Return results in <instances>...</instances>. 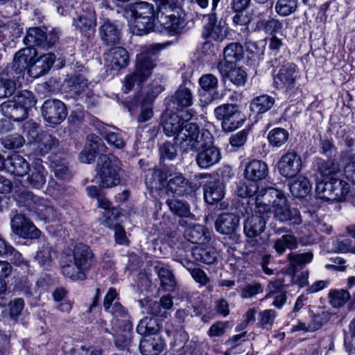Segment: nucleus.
<instances>
[{"mask_svg":"<svg viewBox=\"0 0 355 355\" xmlns=\"http://www.w3.org/2000/svg\"><path fill=\"white\" fill-rule=\"evenodd\" d=\"M328 320V313L322 312L318 315L312 316L310 322L308 323V331L313 332L320 329Z\"/></svg>","mask_w":355,"mask_h":355,"instance_id":"60","label":"nucleus"},{"mask_svg":"<svg viewBox=\"0 0 355 355\" xmlns=\"http://www.w3.org/2000/svg\"><path fill=\"white\" fill-rule=\"evenodd\" d=\"M11 227L15 234L22 238L36 239L40 235V231L21 214H17L12 218Z\"/></svg>","mask_w":355,"mask_h":355,"instance_id":"14","label":"nucleus"},{"mask_svg":"<svg viewBox=\"0 0 355 355\" xmlns=\"http://www.w3.org/2000/svg\"><path fill=\"white\" fill-rule=\"evenodd\" d=\"M275 98L268 95H261L254 98L250 103V110L256 113H264L275 104Z\"/></svg>","mask_w":355,"mask_h":355,"instance_id":"40","label":"nucleus"},{"mask_svg":"<svg viewBox=\"0 0 355 355\" xmlns=\"http://www.w3.org/2000/svg\"><path fill=\"white\" fill-rule=\"evenodd\" d=\"M105 65L108 69L119 71L129 64V53L122 47L111 49L105 54Z\"/></svg>","mask_w":355,"mask_h":355,"instance_id":"18","label":"nucleus"},{"mask_svg":"<svg viewBox=\"0 0 355 355\" xmlns=\"http://www.w3.org/2000/svg\"><path fill=\"white\" fill-rule=\"evenodd\" d=\"M237 109L234 104L225 103L216 107L214 113L216 119L223 123Z\"/></svg>","mask_w":355,"mask_h":355,"instance_id":"58","label":"nucleus"},{"mask_svg":"<svg viewBox=\"0 0 355 355\" xmlns=\"http://www.w3.org/2000/svg\"><path fill=\"white\" fill-rule=\"evenodd\" d=\"M290 191L296 198H304L311 191V187L309 180L302 175L295 177L289 184Z\"/></svg>","mask_w":355,"mask_h":355,"instance_id":"37","label":"nucleus"},{"mask_svg":"<svg viewBox=\"0 0 355 355\" xmlns=\"http://www.w3.org/2000/svg\"><path fill=\"white\" fill-rule=\"evenodd\" d=\"M159 154L160 159L163 160H173L178 155L175 146L168 141H166L160 146Z\"/></svg>","mask_w":355,"mask_h":355,"instance_id":"61","label":"nucleus"},{"mask_svg":"<svg viewBox=\"0 0 355 355\" xmlns=\"http://www.w3.org/2000/svg\"><path fill=\"white\" fill-rule=\"evenodd\" d=\"M297 239L293 234H284L274 242L273 248L279 254H282L286 249L293 250L297 248Z\"/></svg>","mask_w":355,"mask_h":355,"instance_id":"39","label":"nucleus"},{"mask_svg":"<svg viewBox=\"0 0 355 355\" xmlns=\"http://www.w3.org/2000/svg\"><path fill=\"white\" fill-rule=\"evenodd\" d=\"M194 112L193 110L188 111L184 115L179 116L175 113H171L166 111L162 116L163 130L167 136L178 137L179 132L182 131V128L184 127L186 123H189V120L193 117Z\"/></svg>","mask_w":355,"mask_h":355,"instance_id":"10","label":"nucleus"},{"mask_svg":"<svg viewBox=\"0 0 355 355\" xmlns=\"http://www.w3.org/2000/svg\"><path fill=\"white\" fill-rule=\"evenodd\" d=\"M1 144L7 149H17L25 144L24 138L18 133L10 134L1 139Z\"/></svg>","mask_w":355,"mask_h":355,"instance_id":"55","label":"nucleus"},{"mask_svg":"<svg viewBox=\"0 0 355 355\" xmlns=\"http://www.w3.org/2000/svg\"><path fill=\"white\" fill-rule=\"evenodd\" d=\"M164 347V342L160 336H144L140 341L139 349L144 355H157Z\"/></svg>","mask_w":355,"mask_h":355,"instance_id":"29","label":"nucleus"},{"mask_svg":"<svg viewBox=\"0 0 355 355\" xmlns=\"http://www.w3.org/2000/svg\"><path fill=\"white\" fill-rule=\"evenodd\" d=\"M193 258L205 264H212L216 261L218 252L211 246H196L193 249Z\"/></svg>","mask_w":355,"mask_h":355,"instance_id":"34","label":"nucleus"},{"mask_svg":"<svg viewBox=\"0 0 355 355\" xmlns=\"http://www.w3.org/2000/svg\"><path fill=\"white\" fill-rule=\"evenodd\" d=\"M21 198L24 205L42 219L53 220L56 218L55 210L49 199L40 198L31 191L23 193Z\"/></svg>","mask_w":355,"mask_h":355,"instance_id":"6","label":"nucleus"},{"mask_svg":"<svg viewBox=\"0 0 355 355\" xmlns=\"http://www.w3.org/2000/svg\"><path fill=\"white\" fill-rule=\"evenodd\" d=\"M100 35L107 45L116 44L121 40V29L116 24L107 20L101 26Z\"/></svg>","mask_w":355,"mask_h":355,"instance_id":"30","label":"nucleus"},{"mask_svg":"<svg viewBox=\"0 0 355 355\" xmlns=\"http://www.w3.org/2000/svg\"><path fill=\"white\" fill-rule=\"evenodd\" d=\"M239 225V218L234 214L224 213L218 216L215 222L217 232L223 234L234 233Z\"/></svg>","mask_w":355,"mask_h":355,"instance_id":"24","label":"nucleus"},{"mask_svg":"<svg viewBox=\"0 0 355 355\" xmlns=\"http://www.w3.org/2000/svg\"><path fill=\"white\" fill-rule=\"evenodd\" d=\"M175 143L184 152L200 151L202 146L212 144L214 137L208 130L200 131L196 123L189 122L179 132Z\"/></svg>","mask_w":355,"mask_h":355,"instance_id":"4","label":"nucleus"},{"mask_svg":"<svg viewBox=\"0 0 355 355\" xmlns=\"http://www.w3.org/2000/svg\"><path fill=\"white\" fill-rule=\"evenodd\" d=\"M203 190L205 200L210 205L218 202L225 196V187L218 180L207 182L204 185Z\"/></svg>","mask_w":355,"mask_h":355,"instance_id":"25","label":"nucleus"},{"mask_svg":"<svg viewBox=\"0 0 355 355\" xmlns=\"http://www.w3.org/2000/svg\"><path fill=\"white\" fill-rule=\"evenodd\" d=\"M206 22L202 30V37L205 40L211 39L221 42L225 37V30L220 22L217 20L216 12H211L205 17Z\"/></svg>","mask_w":355,"mask_h":355,"instance_id":"15","label":"nucleus"},{"mask_svg":"<svg viewBox=\"0 0 355 355\" xmlns=\"http://www.w3.org/2000/svg\"><path fill=\"white\" fill-rule=\"evenodd\" d=\"M101 135L110 145L117 149H122L125 146V141L119 132L105 130Z\"/></svg>","mask_w":355,"mask_h":355,"instance_id":"56","label":"nucleus"},{"mask_svg":"<svg viewBox=\"0 0 355 355\" xmlns=\"http://www.w3.org/2000/svg\"><path fill=\"white\" fill-rule=\"evenodd\" d=\"M297 77V66L291 62H285L274 75V85L277 89H283L286 91L291 90L295 86Z\"/></svg>","mask_w":355,"mask_h":355,"instance_id":"11","label":"nucleus"},{"mask_svg":"<svg viewBox=\"0 0 355 355\" xmlns=\"http://www.w3.org/2000/svg\"><path fill=\"white\" fill-rule=\"evenodd\" d=\"M200 152L197 155L196 160L197 164L201 168H208L210 166L217 164L220 158V152L219 149L213 146H202Z\"/></svg>","mask_w":355,"mask_h":355,"instance_id":"20","label":"nucleus"},{"mask_svg":"<svg viewBox=\"0 0 355 355\" xmlns=\"http://www.w3.org/2000/svg\"><path fill=\"white\" fill-rule=\"evenodd\" d=\"M73 26L83 34L89 35L96 26V15L94 8L87 3L77 9L73 17Z\"/></svg>","mask_w":355,"mask_h":355,"instance_id":"7","label":"nucleus"},{"mask_svg":"<svg viewBox=\"0 0 355 355\" xmlns=\"http://www.w3.org/2000/svg\"><path fill=\"white\" fill-rule=\"evenodd\" d=\"M316 193L321 199L334 201L332 178L329 180L319 182L316 187Z\"/></svg>","mask_w":355,"mask_h":355,"instance_id":"50","label":"nucleus"},{"mask_svg":"<svg viewBox=\"0 0 355 355\" xmlns=\"http://www.w3.org/2000/svg\"><path fill=\"white\" fill-rule=\"evenodd\" d=\"M169 11H174L175 13H166V16L162 17L160 21L171 34H177L184 26V13L178 4L170 8Z\"/></svg>","mask_w":355,"mask_h":355,"instance_id":"19","label":"nucleus"},{"mask_svg":"<svg viewBox=\"0 0 355 355\" xmlns=\"http://www.w3.org/2000/svg\"><path fill=\"white\" fill-rule=\"evenodd\" d=\"M170 210L180 217H189L191 215L189 206L187 203L178 199H171L166 201Z\"/></svg>","mask_w":355,"mask_h":355,"instance_id":"49","label":"nucleus"},{"mask_svg":"<svg viewBox=\"0 0 355 355\" xmlns=\"http://www.w3.org/2000/svg\"><path fill=\"white\" fill-rule=\"evenodd\" d=\"M217 69L223 77H227L236 86H243L248 79L245 69L241 67L234 66L229 62H218Z\"/></svg>","mask_w":355,"mask_h":355,"instance_id":"16","label":"nucleus"},{"mask_svg":"<svg viewBox=\"0 0 355 355\" xmlns=\"http://www.w3.org/2000/svg\"><path fill=\"white\" fill-rule=\"evenodd\" d=\"M302 168L301 156L294 150H289L280 158L277 164L279 173L287 178H293Z\"/></svg>","mask_w":355,"mask_h":355,"instance_id":"12","label":"nucleus"},{"mask_svg":"<svg viewBox=\"0 0 355 355\" xmlns=\"http://www.w3.org/2000/svg\"><path fill=\"white\" fill-rule=\"evenodd\" d=\"M267 294L265 299L273 298L272 304L280 309L287 300L285 286L282 281L270 282L267 286Z\"/></svg>","mask_w":355,"mask_h":355,"instance_id":"23","label":"nucleus"},{"mask_svg":"<svg viewBox=\"0 0 355 355\" xmlns=\"http://www.w3.org/2000/svg\"><path fill=\"white\" fill-rule=\"evenodd\" d=\"M55 55L52 53H48L40 55L36 59H33L29 69V73L33 77H40L48 72L53 66L55 60Z\"/></svg>","mask_w":355,"mask_h":355,"instance_id":"22","label":"nucleus"},{"mask_svg":"<svg viewBox=\"0 0 355 355\" xmlns=\"http://www.w3.org/2000/svg\"><path fill=\"white\" fill-rule=\"evenodd\" d=\"M58 144V140L51 135L43 133L37 141V149L40 153L44 155L47 153L49 150L55 148Z\"/></svg>","mask_w":355,"mask_h":355,"instance_id":"51","label":"nucleus"},{"mask_svg":"<svg viewBox=\"0 0 355 355\" xmlns=\"http://www.w3.org/2000/svg\"><path fill=\"white\" fill-rule=\"evenodd\" d=\"M9 316L16 320L21 314L24 308V301L22 298H15L8 303Z\"/></svg>","mask_w":355,"mask_h":355,"instance_id":"59","label":"nucleus"},{"mask_svg":"<svg viewBox=\"0 0 355 355\" xmlns=\"http://www.w3.org/2000/svg\"><path fill=\"white\" fill-rule=\"evenodd\" d=\"M156 51V48L151 45L144 47L137 55L133 72L126 75L123 80V90L125 93L132 90L135 85L139 87L150 77L156 66L154 58Z\"/></svg>","mask_w":355,"mask_h":355,"instance_id":"2","label":"nucleus"},{"mask_svg":"<svg viewBox=\"0 0 355 355\" xmlns=\"http://www.w3.org/2000/svg\"><path fill=\"white\" fill-rule=\"evenodd\" d=\"M36 55V50L30 47L19 50L15 55L13 63L19 70L30 69Z\"/></svg>","mask_w":355,"mask_h":355,"instance_id":"36","label":"nucleus"},{"mask_svg":"<svg viewBox=\"0 0 355 355\" xmlns=\"http://www.w3.org/2000/svg\"><path fill=\"white\" fill-rule=\"evenodd\" d=\"M53 253L52 246L44 243L37 252L35 258L41 266H48L53 260Z\"/></svg>","mask_w":355,"mask_h":355,"instance_id":"53","label":"nucleus"},{"mask_svg":"<svg viewBox=\"0 0 355 355\" xmlns=\"http://www.w3.org/2000/svg\"><path fill=\"white\" fill-rule=\"evenodd\" d=\"M155 270L162 288L166 291H173L176 287L177 282L172 270L167 266L162 263L155 266Z\"/></svg>","mask_w":355,"mask_h":355,"instance_id":"33","label":"nucleus"},{"mask_svg":"<svg viewBox=\"0 0 355 355\" xmlns=\"http://www.w3.org/2000/svg\"><path fill=\"white\" fill-rule=\"evenodd\" d=\"M6 170L16 175L24 176L29 171L30 165L22 156L13 154L6 159Z\"/></svg>","mask_w":355,"mask_h":355,"instance_id":"32","label":"nucleus"},{"mask_svg":"<svg viewBox=\"0 0 355 355\" xmlns=\"http://www.w3.org/2000/svg\"><path fill=\"white\" fill-rule=\"evenodd\" d=\"M341 171V168L338 162L334 160H326L322 161L319 164L318 166V172L322 177H325L327 178H332V175H334Z\"/></svg>","mask_w":355,"mask_h":355,"instance_id":"47","label":"nucleus"},{"mask_svg":"<svg viewBox=\"0 0 355 355\" xmlns=\"http://www.w3.org/2000/svg\"><path fill=\"white\" fill-rule=\"evenodd\" d=\"M29 171L31 173L27 178L28 184L36 189L42 187L46 182V175L47 174L44 167L40 163L35 162L33 168H30Z\"/></svg>","mask_w":355,"mask_h":355,"instance_id":"35","label":"nucleus"},{"mask_svg":"<svg viewBox=\"0 0 355 355\" xmlns=\"http://www.w3.org/2000/svg\"><path fill=\"white\" fill-rule=\"evenodd\" d=\"M297 8V0H277L275 11L282 16H288L293 13Z\"/></svg>","mask_w":355,"mask_h":355,"instance_id":"54","label":"nucleus"},{"mask_svg":"<svg viewBox=\"0 0 355 355\" xmlns=\"http://www.w3.org/2000/svg\"><path fill=\"white\" fill-rule=\"evenodd\" d=\"M228 325L229 322L227 321L216 322L211 324L207 331V334L209 337H221L225 335Z\"/></svg>","mask_w":355,"mask_h":355,"instance_id":"63","label":"nucleus"},{"mask_svg":"<svg viewBox=\"0 0 355 355\" xmlns=\"http://www.w3.org/2000/svg\"><path fill=\"white\" fill-rule=\"evenodd\" d=\"M289 137L287 130L284 128H277L270 130L268 135V142L270 146L280 148L284 145Z\"/></svg>","mask_w":355,"mask_h":355,"instance_id":"46","label":"nucleus"},{"mask_svg":"<svg viewBox=\"0 0 355 355\" xmlns=\"http://www.w3.org/2000/svg\"><path fill=\"white\" fill-rule=\"evenodd\" d=\"M224 60L220 62H229L231 64L241 60L243 57V49L241 44L232 42L227 45L223 50Z\"/></svg>","mask_w":355,"mask_h":355,"instance_id":"41","label":"nucleus"},{"mask_svg":"<svg viewBox=\"0 0 355 355\" xmlns=\"http://www.w3.org/2000/svg\"><path fill=\"white\" fill-rule=\"evenodd\" d=\"M16 83L10 78L0 76V98H7L15 94Z\"/></svg>","mask_w":355,"mask_h":355,"instance_id":"57","label":"nucleus"},{"mask_svg":"<svg viewBox=\"0 0 355 355\" xmlns=\"http://www.w3.org/2000/svg\"><path fill=\"white\" fill-rule=\"evenodd\" d=\"M313 254L311 252L301 254L291 252L287 255L290 269L295 272L297 267L302 266L310 263L313 259Z\"/></svg>","mask_w":355,"mask_h":355,"instance_id":"44","label":"nucleus"},{"mask_svg":"<svg viewBox=\"0 0 355 355\" xmlns=\"http://www.w3.org/2000/svg\"><path fill=\"white\" fill-rule=\"evenodd\" d=\"M218 78L213 74L207 73L202 76L199 79V84L205 91H210L217 87Z\"/></svg>","mask_w":355,"mask_h":355,"instance_id":"62","label":"nucleus"},{"mask_svg":"<svg viewBox=\"0 0 355 355\" xmlns=\"http://www.w3.org/2000/svg\"><path fill=\"white\" fill-rule=\"evenodd\" d=\"M268 168L266 163L263 161L253 159L245 166V177L251 181L257 182L266 178Z\"/></svg>","mask_w":355,"mask_h":355,"instance_id":"26","label":"nucleus"},{"mask_svg":"<svg viewBox=\"0 0 355 355\" xmlns=\"http://www.w3.org/2000/svg\"><path fill=\"white\" fill-rule=\"evenodd\" d=\"M58 35L55 31L47 33L39 27L30 28L27 30L23 41L28 46H38L44 49L51 48L58 41Z\"/></svg>","mask_w":355,"mask_h":355,"instance_id":"8","label":"nucleus"},{"mask_svg":"<svg viewBox=\"0 0 355 355\" xmlns=\"http://www.w3.org/2000/svg\"><path fill=\"white\" fill-rule=\"evenodd\" d=\"M184 238L192 243L204 244L210 240V233L201 225L188 227L184 232Z\"/></svg>","mask_w":355,"mask_h":355,"instance_id":"31","label":"nucleus"},{"mask_svg":"<svg viewBox=\"0 0 355 355\" xmlns=\"http://www.w3.org/2000/svg\"><path fill=\"white\" fill-rule=\"evenodd\" d=\"M172 103L177 106V109L191 106L193 103V94L191 89L180 86L172 96Z\"/></svg>","mask_w":355,"mask_h":355,"instance_id":"38","label":"nucleus"},{"mask_svg":"<svg viewBox=\"0 0 355 355\" xmlns=\"http://www.w3.org/2000/svg\"><path fill=\"white\" fill-rule=\"evenodd\" d=\"M61 270L62 275L72 280H84L86 279V271L74 263L70 256L64 252L62 257Z\"/></svg>","mask_w":355,"mask_h":355,"instance_id":"21","label":"nucleus"},{"mask_svg":"<svg viewBox=\"0 0 355 355\" xmlns=\"http://www.w3.org/2000/svg\"><path fill=\"white\" fill-rule=\"evenodd\" d=\"M3 114L16 121L24 120L28 112L14 99L5 101L0 105Z\"/></svg>","mask_w":355,"mask_h":355,"instance_id":"28","label":"nucleus"},{"mask_svg":"<svg viewBox=\"0 0 355 355\" xmlns=\"http://www.w3.org/2000/svg\"><path fill=\"white\" fill-rule=\"evenodd\" d=\"M245 121L243 114L237 109L223 123L222 128L225 132H232L241 127Z\"/></svg>","mask_w":355,"mask_h":355,"instance_id":"45","label":"nucleus"},{"mask_svg":"<svg viewBox=\"0 0 355 355\" xmlns=\"http://www.w3.org/2000/svg\"><path fill=\"white\" fill-rule=\"evenodd\" d=\"M159 329L157 321L154 318L145 317L141 319L137 327V331L144 336H150L155 334Z\"/></svg>","mask_w":355,"mask_h":355,"instance_id":"42","label":"nucleus"},{"mask_svg":"<svg viewBox=\"0 0 355 355\" xmlns=\"http://www.w3.org/2000/svg\"><path fill=\"white\" fill-rule=\"evenodd\" d=\"M196 189V184L189 182L182 174H175L171 176L167 183V189L178 195H184Z\"/></svg>","mask_w":355,"mask_h":355,"instance_id":"27","label":"nucleus"},{"mask_svg":"<svg viewBox=\"0 0 355 355\" xmlns=\"http://www.w3.org/2000/svg\"><path fill=\"white\" fill-rule=\"evenodd\" d=\"M124 15L130 20L137 35L148 33L153 28L155 10L151 3L146 1L130 3L124 9Z\"/></svg>","mask_w":355,"mask_h":355,"instance_id":"3","label":"nucleus"},{"mask_svg":"<svg viewBox=\"0 0 355 355\" xmlns=\"http://www.w3.org/2000/svg\"><path fill=\"white\" fill-rule=\"evenodd\" d=\"M13 99L28 112L36 105L37 100L33 94L28 90L20 92Z\"/></svg>","mask_w":355,"mask_h":355,"instance_id":"52","label":"nucleus"},{"mask_svg":"<svg viewBox=\"0 0 355 355\" xmlns=\"http://www.w3.org/2000/svg\"><path fill=\"white\" fill-rule=\"evenodd\" d=\"M259 324L263 328L270 327L276 317V312L272 309H266L259 314Z\"/></svg>","mask_w":355,"mask_h":355,"instance_id":"64","label":"nucleus"},{"mask_svg":"<svg viewBox=\"0 0 355 355\" xmlns=\"http://www.w3.org/2000/svg\"><path fill=\"white\" fill-rule=\"evenodd\" d=\"M121 162L113 155H102L98 160L96 166L97 177L103 187L110 188L120 182L119 171Z\"/></svg>","mask_w":355,"mask_h":355,"instance_id":"5","label":"nucleus"},{"mask_svg":"<svg viewBox=\"0 0 355 355\" xmlns=\"http://www.w3.org/2000/svg\"><path fill=\"white\" fill-rule=\"evenodd\" d=\"M349 293L343 288L331 289L328 293L329 302L334 308L343 306L350 299Z\"/></svg>","mask_w":355,"mask_h":355,"instance_id":"43","label":"nucleus"},{"mask_svg":"<svg viewBox=\"0 0 355 355\" xmlns=\"http://www.w3.org/2000/svg\"><path fill=\"white\" fill-rule=\"evenodd\" d=\"M41 110L44 120L51 125L61 123L67 116V110L64 103L55 98L46 100L41 107Z\"/></svg>","mask_w":355,"mask_h":355,"instance_id":"9","label":"nucleus"},{"mask_svg":"<svg viewBox=\"0 0 355 355\" xmlns=\"http://www.w3.org/2000/svg\"><path fill=\"white\" fill-rule=\"evenodd\" d=\"M70 256L75 263L83 268L86 272L94 262V256L91 249L85 244L78 243L72 252H66Z\"/></svg>","mask_w":355,"mask_h":355,"instance_id":"17","label":"nucleus"},{"mask_svg":"<svg viewBox=\"0 0 355 355\" xmlns=\"http://www.w3.org/2000/svg\"><path fill=\"white\" fill-rule=\"evenodd\" d=\"M245 213L248 216L243 224L244 234L248 238H254L265 230L266 225V215L267 213L259 211L257 206L255 207L254 214L250 215L248 210Z\"/></svg>","mask_w":355,"mask_h":355,"instance_id":"13","label":"nucleus"},{"mask_svg":"<svg viewBox=\"0 0 355 355\" xmlns=\"http://www.w3.org/2000/svg\"><path fill=\"white\" fill-rule=\"evenodd\" d=\"M334 200L341 201L346 198L350 191L349 184L342 180L332 178Z\"/></svg>","mask_w":355,"mask_h":355,"instance_id":"48","label":"nucleus"},{"mask_svg":"<svg viewBox=\"0 0 355 355\" xmlns=\"http://www.w3.org/2000/svg\"><path fill=\"white\" fill-rule=\"evenodd\" d=\"M259 211L268 213L272 209L274 217L280 222L289 221L292 224L302 223L300 211L287 205L286 196L279 190L270 187L268 191H261L257 200Z\"/></svg>","mask_w":355,"mask_h":355,"instance_id":"1","label":"nucleus"}]
</instances>
